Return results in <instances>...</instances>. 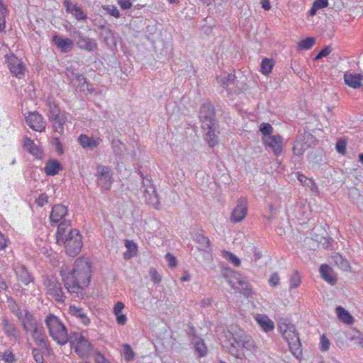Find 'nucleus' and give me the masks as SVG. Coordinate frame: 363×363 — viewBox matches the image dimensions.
I'll use <instances>...</instances> for the list:
<instances>
[{
	"label": "nucleus",
	"instance_id": "49530a36",
	"mask_svg": "<svg viewBox=\"0 0 363 363\" xmlns=\"http://www.w3.org/2000/svg\"><path fill=\"white\" fill-rule=\"evenodd\" d=\"M335 263L342 271H347L350 268L348 261L344 259L341 255H337L335 257Z\"/></svg>",
	"mask_w": 363,
	"mask_h": 363
},
{
	"label": "nucleus",
	"instance_id": "0e129e2a",
	"mask_svg": "<svg viewBox=\"0 0 363 363\" xmlns=\"http://www.w3.org/2000/svg\"><path fill=\"white\" fill-rule=\"evenodd\" d=\"M298 179L303 184V185L306 186H309V181H312V179L301 174H298Z\"/></svg>",
	"mask_w": 363,
	"mask_h": 363
},
{
	"label": "nucleus",
	"instance_id": "c03bdc74",
	"mask_svg": "<svg viewBox=\"0 0 363 363\" xmlns=\"http://www.w3.org/2000/svg\"><path fill=\"white\" fill-rule=\"evenodd\" d=\"M259 131L262 134V138L267 137V135L272 136L273 128L268 123H262L259 125Z\"/></svg>",
	"mask_w": 363,
	"mask_h": 363
},
{
	"label": "nucleus",
	"instance_id": "e2e57ef3",
	"mask_svg": "<svg viewBox=\"0 0 363 363\" xmlns=\"http://www.w3.org/2000/svg\"><path fill=\"white\" fill-rule=\"evenodd\" d=\"M308 186L310 187V189L312 192H313L315 195L319 196L320 191L318 187L313 180L309 181V186Z\"/></svg>",
	"mask_w": 363,
	"mask_h": 363
},
{
	"label": "nucleus",
	"instance_id": "cd10ccee",
	"mask_svg": "<svg viewBox=\"0 0 363 363\" xmlns=\"http://www.w3.org/2000/svg\"><path fill=\"white\" fill-rule=\"evenodd\" d=\"M62 169L60 163L56 160H48L44 167L45 174L48 176H54Z\"/></svg>",
	"mask_w": 363,
	"mask_h": 363
},
{
	"label": "nucleus",
	"instance_id": "c756f323",
	"mask_svg": "<svg viewBox=\"0 0 363 363\" xmlns=\"http://www.w3.org/2000/svg\"><path fill=\"white\" fill-rule=\"evenodd\" d=\"M320 273L321 277L326 281L327 282L334 284H335L337 279L335 276L333 274V272L332 268L329 267L328 264H323L320 267Z\"/></svg>",
	"mask_w": 363,
	"mask_h": 363
},
{
	"label": "nucleus",
	"instance_id": "a878e982",
	"mask_svg": "<svg viewBox=\"0 0 363 363\" xmlns=\"http://www.w3.org/2000/svg\"><path fill=\"white\" fill-rule=\"evenodd\" d=\"M77 45L79 49L89 52L94 51L97 48L96 41L88 37L80 35L77 41Z\"/></svg>",
	"mask_w": 363,
	"mask_h": 363
},
{
	"label": "nucleus",
	"instance_id": "de8ad7c7",
	"mask_svg": "<svg viewBox=\"0 0 363 363\" xmlns=\"http://www.w3.org/2000/svg\"><path fill=\"white\" fill-rule=\"evenodd\" d=\"M123 357L128 362L131 361L134 359L135 352L129 345H125L123 347Z\"/></svg>",
	"mask_w": 363,
	"mask_h": 363
},
{
	"label": "nucleus",
	"instance_id": "0eeeda50",
	"mask_svg": "<svg viewBox=\"0 0 363 363\" xmlns=\"http://www.w3.org/2000/svg\"><path fill=\"white\" fill-rule=\"evenodd\" d=\"M43 284L46 294L52 296L55 301L63 303L65 300V295L62 287L57 278L54 275H45L43 278Z\"/></svg>",
	"mask_w": 363,
	"mask_h": 363
},
{
	"label": "nucleus",
	"instance_id": "a19ab883",
	"mask_svg": "<svg viewBox=\"0 0 363 363\" xmlns=\"http://www.w3.org/2000/svg\"><path fill=\"white\" fill-rule=\"evenodd\" d=\"M8 13V10L3 4L2 1L0 0V32L5 30L6 28V15Z\"/></svg>",
	"mask_w": 363,
	"mask_h": 363
},
{
	"label": "nucleus",
	"instance_id": "79ce46f5",
	"mask_svg": "<svg viewBox=\"0 0 363 363\" xmlns=\"http://www.w3.org/2000/svg\"><path fill=\"white\" fill-rule=\"evenodd\" d=\"M222 255L224 258H225L228 261L230 262L235 266H236V267L240 266V264H241L240 260L233 253L228 252L227 250H223V251H222Z\"/></svg>",
	"mask_w": 363,
	"mask_h": 363
},
{
	"label": "nucleus",
	"instance_id": "58836bf2",
	"mask_svg": "<svg viewBox=\"0 0 363 363\" xmlns=\"http://www.w3.org/2000/svg\"><path fill=\"white\" fill-rule=\"evenodd\" d=\"M289 288L297 289L301 284V277L298 272L294 271L289 278Z\"/></svg>",
	"mask_w": 363,
	"mask_h": 363
},
{
	"label": "nucleus",
	"instance_id": "f8f14e48",
	"mask_svg": "<svg viewBox=\"0 0 363 363\" xmlns=\"http://www.w3.org/2000/svg\"><path fill=\"white\" fill-rule=\"evenodd\" d=\"M13 270L16 280L20 284L28 286L30 283L34 282V277L33 274L28 270L27 267L19 262L14 264Z\"/></svg>",
	"mask_w": 363,
	"mask_h": 363
},
{
	"label": "nucleus",
	"instance_id": "393cba45",
	"mask_svg": "<svg viewBox=\"0 0 363 363\" xmlns=\"http://www.w3.org/2000/svg\"><path fill=\"white\" fill-rule=\"evenodd\" d=\"M64 6L67 13H72L77 20H86L87 18L84 12L76 4L71 3L69 0H64Z\"/></svg>",
	"mask_w": 363,
	"mask_h": 363
},
{
	"label": "nucleus",
	"instance_id": "ea45409f",
	"mask_svg": "<svg viewBox=\"0 0 363 363\" xmlns=\"http://www.w3.org/2000/svg\"><path fill=\"white\" fill-rule=\"evenodd\" d=\"M218 82L220 84V85L227 89V87L234 83L235 79V77L233 74H228L226 76H224L223 78L217 77Z\"/></svg>",
	"mask_w": 363,
	"mask_h": 363
},
{
	"label": "nucleus",
	"instance_id": "6e6552de",
	"mask_svg": "<svg viewBox=\"0 0 363 363\" xmlns=\"http://www.w3.org/2000/svg\"><path fill=\"white\" fill-rule=\"evenodd\" d=\"M223 277L227 280L228 283L233 288H236V285L244 287L242 294L248 297L252 294V289L249 287L246 279L242 274L228 268L223 272Z\"/></svg>",
	"mask_w": 363,
	"mask_h": 363
},
{
	"label": "nucleus",
	"instance_id": "f704fd0d",
	"mask_svg": "<svg viewBox=\"0 0 363 363\" xmlns=\"http://www.w3.org/2000/svg\"><path fill=\"white\" fill-rule=\"evenodd\" d=\"M274 66V61L272 59L264 58L262 60L260 72L264 75H269Z\"/></svg>",
	"mask_w": 363,
	"mask_h": 363
},
{
	"label": "nucleus",
	"instance_id": "37998d69",
	"mask_svg": "<svg viewBox=\"0 0 363 363\" xmlns=\"http://www.w3.org/2000/svg\"><path fill=\"white\" fill-rule=\"evenodd\" d=\"M65 74L72 82H73L75 79H79V81L81 79L84 80V77L77 73L76 69H74L73 67L67 68Z\"/></svg>",
	"mask_w": 363,
	"mask_h": 363
},
{
	"label": "nucleus",
	"instance_id": "72a5a7b5",
	"mask_svg": "<svg viewBox=\"0 0 363 363\" xmlns=\"http://www.w3.org/2000/svg\"><path fill=\"white\" fill-rule=\"evenodd\" d=\"M2 326L4 329V332L8 335L13 337H18V332L16 327L9 322L7 319H4L2 320Z\"/></svg>",
	"mask_w": 363,
	"mask_h": 363
},
{
	"label": "nucleus",
	"instance_id": "39448f33",
	"mask_svg": "<svg viewBox=\"0 0 363 363\" xmlns=\"http://www.w3.org/2000/svg\"><path fill=\"white\" fill-rule=\"evenodd\" d=\"M45 323L53 340L60 345H65L67 342V329L58 317L53 314H49L45 318Z\"/></svg>",
	"mask_w": 363,
	"mask_h": 363
},
{
	"label": "nucleus",
	"instance_id": "9b49d317",
	"mask_svg": "<svg viewBox=\"0 0 363 363\" xmlns=\"http://www.w3.org/2000/svg\"><path fill=\"white\" fill-rule=\"evenodd\" d=\"M6 60L10 72L14 77L18 79L24 77L26 66L21 59L13 54H10L6 55Z\"/></svg>",
	"mask_w": 363,
	"mask_h": 363
},
{
	"label": "nucleus",
	"instance_id": "7ed1b4c3",
	"mask_svg": "<svg viewBox=\"0 0 363 363\" xmlns=\"http://www.w3.org/2000/svg\"><path fill=\"white\" fill-rule=\"evenodd\" d=\"M56 243L62 246L67 255L74 257L82 250L83 242L79 231L69 225L61 223L56 232Z\"/></svg>",
	"mask_w": 363,
	"mask_h": 363
},
{
	"label": "nucleus",
	"instance_id": "3c124183",
	"mask_svg": "<svg viewBox=\"0 0 363 363\" xmlns=\"http://www.w3.org/2000/svg\"><path fill=\"white\" fill-rule=\"evenodd\" d=\"M149 275L155 284H158L161 281V276L155 269L152 268L149 272Z\"/></svg>",
	"mask_w": 363,
	"mask_h": 363
},
{
	"label": "nucleus",
	"instance_id": "473e14b6",
	"mask_svg": "<svg viewBox=\"0 0 363 363\" xmlns=\"http://www.w3.org/2000/svg\"><path fill=\"white\" fill-rule=\"evenodd\" d=\"M338 318L343 323L350 325L354 322L353 317L347 311L341 306L336 308Z\"/></svg>",
	"mask_w": 363,
	"mask_h": 363
},
{
	"label": "nucleus",
	"instance_id": "4d7b16f0",
	"mask_svg": "<svg viewBox=\"0 0 363 363\" xmlns=\"http://www.w3.org/2000/svg\"><path fill=\"white\" fill-rule=\"evenodd\" d=\"M331 52V48L327 46L322 49L318 54L315 56V60H319L322 57H327Z\"/></svg>",
	"mask_w": 363,
	"mask_h": 363
},
{
	"label": "nucleus",
	"instance_id": "a18cd8bd",
	"mask_svg": "<svg viewBox=\"0 0 363 363\" xmlns=\"http://www.w3.org/2000/svg\"><path fill=\"white\" fill-rule=\"evenodd\" d=\"M0 357L5 363H14L16 360L13 353L9 350H6L0 354Z\"/></svg>",
	"mask_w": 363,
	"mask_h": 363
},
{
	"label": "nucleus",
	"instance_id": "7c9ffc66",
	"mask_svg": "<svg viewBox=\"0 0 363 363\" xmlns=\"http://www.w3.org/2000/svg\"><path fill=\"white\" fill-rule=\"evenodd\" d=\"M125 247L127 248L126 252H124L125 259H130L135 257L138 252V245L133 240H125Z\"/></svg>",
	"mask_w": 363,
	"mask_h": 363
},
{
	"label": "nucleus",
	"instance_id": "6e6d98bb",
	"mask_svg": "<svg viewBox=\"0 0 363 363\" xmlns=\"http://www.w3.org/2000/svg\"><path fill=\"white\" fill-rule=\"evenodd\" d=\"M320 349L322 351H327L330 347V341L325 335L320 337Z\"/></svg>",
	"mask_w": 363,
	"mask_h": 363
},
{
	"label": "nucleus",
	"instance_id": "4c0bfd02",
	"mask_svg": "<svg viewBox=\"0 0 363 363\" xmlns=\"http://www.w3.org/2000/svg\"><path fill=\"white\" fill-rule=\"evenodd\" d=\"M315 39L314 38H312V37L306 38L298 43L297 50H309L315 45Z\"/></svg>",
	"mask_w": 363,
	"mask_h": 363
},
{
	"label": "nucleus",
	"instance_id": "f257e3e1",
	"mask_svg": "<svg viewBox=\"0 0 363 363\" xmlns=\"http://www.w3.org/2000/svg\"><path fill=\"white\" fill-rule=\"evenodd\" d=\"M60 274L69 293L82 296L91 282V262L88 258L79 257L74 261L72 268L67 265L62 266Z\"/></svg>",
	"mask_w": 363,
	"mask_h": 363
},
{
	"label": "nucleus",
	"instance_id": "2f4dec72",
	"mask_svg": "<svg viewBox=\"0 0 363 363\" xmlns=\"http://www.w3.org/2000/svg\"><path fill=\"white\" fill-rule=\"evenodd\" d=\"M204 128L208 129V132L206 134V140L208 144L211 147L215 146L218 143L217 134L216 133V125L206 123Z\"/></svg>",
	"mask_w": 363,
	"mask_h": 363
},
{
	"label": "nucleus",
	"instance_id": "5fc2aeb1",
	"mask_svg": "<svg viewBox=\"0 0 363 363\" xmlns=\"http://www.w3.org/2000/svg\"><path fill=\"white\" fill-rule=\"evenodd\" d=\"M39 348H33L32 354L37 363H42L43 361V356Z\"/></svg>",
	"mask_w": 363,
	"mask_h": 363
},
{
	"label": "nucleus",
	"instance_id": "8fccbe9b",
	"mask_svg": "<svg viewBox=\"0 0 363 363\" xmlns=\"http://www.w3.org/2000/svg\"><path fill=\"white\" fill-rule=\"evenodd\" d=\"M48 202V196L46 194L43 193L38 196V197L35 200V203L40 206L43 207Z\"/></svg>",
	"mask_w": 363,
	"mask_h": 363
},
{
	"label": "nucleus",
	"instance_id": "c85d7f7f",
	"mask_svg": "<svg viewBox=\"0 0 363 363\" xmlns=\"http://www.w3.org/2000/svg\"><path fill=\"white\" fill-rule=\"evenodd\" d=\"M23 147L35 157H39L41 155L40 147L35 144L33 140L28 137L23 138Z\"/></svg>",
	"mask_w": 363,
	"mask_h": 363
},
{
	"label": "nucleus",
	"instance_id": "5701e85b",
	"mask_svg": "<svg viewBox=\"0 0 363 363\" xmlns=\"http://www.w3.org/2000/svg\"><path fill=\"white\" fill-rule=\"evenodd\" d=\"M255 319L263 331L269 332L274 330V322L267 315L258 313Z\"/></svg>",
	"mask_w": 363,
	"mask_h": 363
},
{
	"label": "nucleus",
	"instance_id": "680f3d73",
	"mask_svg": "<svg viewBox=\"0 0 363 363\" xmlns=\"http://www.w3.org/2000/svg\"><path fill=\"white\" fill-rule=\"evenodd\" d=\"M118 4L123 9H129L133 5L129 0H118Z\"/></svg>",
	"mask_w": 363,
	"mask_h": 363
},
{
	"label": "nucleus",
	"instance_id": "864d4df0",
	"mask_svg": "<svg viewBox=\"0 0 363 363\" xmlns=\"http://www.w3.org/2000/svg\"><path fill=\"white\" fill-rule=\"evenodd\" d=\"M166 259L168 262V265L170 268H175L177 265V258L171 253L166 255Z\"/></svg>",
	"mask_w": 363,
	"mask_h": 363
},
{
	"label": "nucleus",
	"instance_id": "09e8293b",
	"mask_svg": "<svg viewBox=\"0 0 363 363\" xmlns=\"http://www.w3.org/2000/svg\"><path fill=\"white\" fill-rule=\"evenodd\" d=\"M347 143L344 139H340L336 143V150L341 155H345L346 152Z\"/></svg>",
	"mask_w": 363,
	"mask_h": 363
},
{
	"label": "nucleus",
	"instance_id": "c9c22d12",
	"mask_svg": "<svg viewBox=\"0 0 363 363\" xmlns=\"http://www.w3.org/2000/svg\"><path fill=\"white\" fill-rule=\"evenodd\" d=\"M194 348L198 354L199 357H202L206 355L208 348L204 342V340L197 338L194 342Z\"/></svg>",
	"mask_w": 363,
	"mask_h": 363
},
{
	"label": "nucleus",
	"instance_id": "f03ea898",
	"mask_svg": "<svg viewBox=\"0 0 363 363\" xmlns=\"http://www.w3.org/2000/svg\"><path fill=\"white\" fill-rule=\"evenodd\" d=\"M228 352L237 359H247L255 356L257 346L254 340L238 325H230Z\"/></svg>",
	"mask_w": 363,
	"mask_h": 363
},
{
	"label": "nucleus",
	"instance_id": "4468645a",
	"mask_svg": "<svg viewBox=\"0 0 363 363\" xmlns=\"http://www.w3.org/2000/svg\"><path fill=\"white\" fill-rule=\"evenodd\" d=\"M247 213V201L241 198L238 200L237 206L234 208L230 216L233 223L241 222L245 219Z\"/></svg>",
	"mask_w": 363,
	"mask_h": 363
},
{
	"label": "nucleus",
	"instance_id": "338daca9",
	"mask_svg": "<svg viewBox=\"0 0 363 363\" xmlns=\"http://www.w3.org/2000/svg\"><path fill=\"white\" fill-rule=\"evenodd\" d=\"M197 240L200 243L204 244L206 246L209 247L210 246V240L208 238L205 237L204 235H199L197 237Z\"/></svg>",
	"mask_w": 363,
	"mask_h": 363
},
{
	"label": "nucleus",
	"instance_id": "e433bc0d",
	"mask_svg": "<svg viewBox=\"0 0 363 363\" xmlns=\"http://www.w3.org/2000/svg\"><path fill=\"white\" fill-rule=\"evenodd\" d=\"M308 145L302 139H296L293 147V152L294 155L301 156L308 148Z\"/></svg>",
	"mask_w": 363,
	"mask_h": 363
},
{
	"label": "nucleus",
	"instance_id": "f3484780",
	"mask_svg": "<svg viewBox=\"0 0 363 363\" xmlns=\"http://www.w3.org/2000/svg\"><path fill=\"white\" fill-rule=\"evenodd\" d=\"M199 116L203 122V128L206 125V123L212 124L213 125H216L213 119L215 116L214 109L211 104H206L202 106Z\"/></svg>",
	"mask_w": 363,
	"mask_h": 363
},
{
	"label": "nucleus",
	"instance_id": "b1692460",
	"mask_svg": "<svg viewBox=\"0 0 363 363\" xmlns=\"http://www.w3.org/2000/svg\"><path fill=\"white\" fill-rule=\"evenodd\" d=\"M67 207L62 204H57L52 207L50 219L51 222L58 223L60 222L67 214Z\"/></svg>",
	"mask_w": 363,
	"mask_h": 363
},
{
	"label": "nucleus",
	"instance_id": "69168bd1",
	"mask_svg": "<svg viewBox=\"0 0 363 363\" xmlns=\"http://www.w3.org/2000/svg\"><path fill=\"white\" fill-rule=\"evenodd\" d=\"M355 338L357 340V343L363 347V336L357 331L356 332V335L350 337V340H354Z\"/></svg>",
	"mask_w": 363,
	"mask_h": 363
},
{
	"label": "nucleus",
	"instance_id": "603ef678",
	"mask_svg": "<svg viewBox=\"0 0 363 363\" xmlns=\"http://www.w3.org/2000/svg\"><path fill=\"white\" fill-rule=\"evenodd\" d=\"M9 244V239L0 231V250H5Z\"/></svg>",
	"mask_w": 363,
	"mask_h": 363
},
{
	"label": "nucleus",
	"instance_id": "13d9d810",
	"mask_svg": "<svg viewBox=\"0 0 363 363\" xmlns=\"http://www.w3.org/2000/svg\"><path fill=\"white\" fill-rule=\"evenodd\" d=\"M279 277L277 273H274L271 275L269 283L272 286H276L279 284Z\"/></svg>",
	"mask_w": 363,
	"mask_h": 363
},
{
	"label": "nucleus",
	"instance_id": "052dcab7",
	"mask_svg": "<svg viewBox=\"0 0 363 363\" xmlns=\"http://www.w3.org/2000/svg\"><path fill=\"white\" fill-rule=\"evenodd\" d=\"M318 9L328 6V0H315L313 4Z\"/></svg>",
	"mask_w": 363,
	"mask_h": 363
},
{
	"label": "nucleus",
	"instance_id": "a211bd4d",
	"mask_svg": "<svg viewBox=\"0 0 363 363\" xmlns=\"http://www.w3.org/2000/svg\"><path fill=\"white\" fill-rule=\"evenodd\" d=\"M32 339L38 346L40 350H48V346L47 344V337L45 334L44 333L42 327L37 328V330H34L33 331L29 333Z\"/></svg>",
	"mask_w": 363,
	"mask_h": 363
},
{
	"label": "nucleus",
	"instance_id": "aec40b11",
	"mask_svg": "<svg viewBox=\"0 0 363 363\" xmlns=\"http://www.w3.org/2000/svg\"><path fill=\"white\" fill-rule=\"evenodd\" d=\"M68 312L72 316L77 318L83 325H89L90 318L82 308L71 305L69 307Z\"/></svg>",
	"mask_w": 363,
	"mask_h": 363
},
{
	"label": "nucleus",
	"instance_id": "4be33fe9",
	"mask_svg": "<svg viewBox=\"0 0 363 363\" xmlns=\"http://www.w3.org/2000/svg\"><path fill=\"white\" fill-rule=\"evenodd\" d=\"M124 309L125 304L121 301L116 302L113 308V313L115 315L116 323L120 325H125L128 320L126 315L123 313Z\"/></svg>",
	"mask_w": 363,
	"mask_h": 363
},
{
	"label": "nucleus",
	"instance_id": "bb28decb",
	"mask_svg": "<svg viewBox=\"0 0 363 363\" xmlns=\"http://www.w3.org/2000/svg\"><path fill=\"white\" fill-rule=\"evenodd\" d=\"M78 141L84 148H94L99 146L100 139L82 134L79 136Z\"/></svg>",
	"mask_w": 363,
	"mask_h": 363
},
{
	"label": "nucleus",
	"instance_id": "dca6fc26",
	"mask_svg": "<svg viewBox=\"0 0 363 363\" xmlns=\"http://www.w3.org/2000/svg\"><path fill=\"white\" fill-rule=\"evenodd\" d=\"M96 176L100 185L106 189L110 187L112 182L111 170L105 166H99L96 169Z\"/></svg>",
	"mask_w": 363,
	"mask_h": 363
},
{
	"label": "nucleus",
	"instance_id": "6ab92c4d",
	"mask_svg": "<svg viewBox=\"0 0 363 363\" xmlns=\"http://www.w3.org/2000/svg\"><path fill=\"white\" fill-rule=\"evenodd\" d=\"M344 82L349 87L357 89L362 86L363 75L357 73L345 72Z\"/></svg>",
	"mask_w": 363,
	"mask_h": 363
},
{
	"label": "nucleus",
	"instance_id": "1a4fd4ad",
	"mask_svg": "<svg viewBox=\"0 0 363 363\" xmlns=\"http://www.w3.org/2000/svg\"><path fill=\"white\" fill-rule=\"evenodd\" d=\"M48 118L52 123V126L55 132L62 134L64 132V125L67 121V116L65 112H62L60 108L53 102L49 101Z\"/></svg>",
	"mask_w": 363,
	"mask_h": 363
},
{
	"label": "nucleus",
	"instance_id": "9d476101",
	"mask_svg": "<svg viewBox=\"0 0 363 363\" xmlns=\"http://www.w3.org/2000/svg\"><path fill=\"white\" fill-rule=\"evenodd\" d=\"M12 312L18 318L26 333H29L40 327L33 314L27 309L22 310L16 306V308L12 309Z\"/></svg>",
	"mask_w": 363,
	"mask_h": 363
},
{
	"label": "nucleus",
	"instance_id": "412c9836",
	"mask_svg": "<svg viewBox=\"0 0 363 363\" xmlns=\"http://www.w3.org/2000/svg\"><path fill=\"white\" fill-rule=\"evenodd\" d=\"M52 40L62 52H69L73 46V41L71 39L63 38L57 35H54Z\"/></svg>",
	"mask_w": 363,
	"mask_h": 363
},
{
	"label": "nucleus",
	"instance_id": "20e7f679",
	"mask_svg": "<svg viewBox=\"0 0 363 363\" xmlns=\"http://www.w3.org/2000/svg\"><path fill=\"white\" fill-rule=\"evenodd\" d=\"M277 326L282 337L287 342L291 352L299 358L302 355V345L295 325L289 319L281 318L279 319Z\"/></svg>",
	"mask_w": 363,
	"mask_h": 363
},
{
	"label": "nucleus",
	"instance_id": "ddd939ff",
	"mask_svg": "<svg viewBox=\"0 0 363 363\" xmlns=\"http://www.w3.org/2000/svg\"><path fill=\"white\" fill-rule=\"evenodd\" d=\"M262 143L264 146L270 148L275 155L279 156L282 153L283 138L279 135H267V137L262 138Z\"/></svg>",
	"mask_w": 363,
	"mask_h": 363
},
{
	"label": "nucleus",
	"instance_id": "774afa93",
	"mask_svg": "<svg viewBox=\"0 0 363 363\" xmlns=\"http://www.w3.org/2000/svg\"><path fill=\"white\" fill-rule=\"evenodd\" d=\"M108 13L115 18L120 17V11L116 6H112L111 9H109Z\"/></svg>",
	"mask_w": 363,
	"mask_h": 363
},
{
	"label": "nucleus",
	"instance_id": "2eb2a0df",
	"mask_svg": "<svg viewBox=\"0 0 363 363\" xmlns=\"http://www.w3.org/2000/svg\"><path fill=\"white\" fill-rule=\"evenodd\" d=\"M26 123L31 129L35 131L42 132L45 128V122L43 118L37 112L29 113L26 117Z\"/></svg>",
	"mask_w": 363,
	"mask_h": 363
},
{
	"label": "nucleus",
	"instance_id": "423d86ee",
	"mask_svg": "<svg viewBox=\"0 0 363 363\" xmlns=\"http://www.w3.org/2000/svg\"><path fill=\"white\" fill-rule=\"evenodd\" d=\"M71 348L82 358L88 357L93 350L92 345L82 333H74L69 339Z\"/></svg>",
	"mask_w": 363,
	"mask_h": 363
},
{
	"label": "nucleus",
	"instance_id": "bf43d9fd",
	"mask_svg": "<svg viewBox=\"0 0 363 363\" xmlns=\"http://www.w3.org/2000/svg\"><path fill=\"white\" fill-rule=\"evenodd\" d=\"M95 363H110V362L100 352H96L95 354Z\"/></svg>",
	"mask_w": 363,
	"mask_h": 363
}]
</instances>
